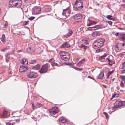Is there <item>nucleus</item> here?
<instances>
[{"instance_id":"20","label":"nucleus","mask_w":125,"mask_h":125,"mask_svg":"<svg viewBox=\"0 0 125 125\" xmlns=\"http://www.w3.org/2000/svg\"><path fill=\"white\" fill-rule=\"evenodd\" d=\"M100 34L98 33V32L96 31H94L92 34V36L93 37H95L97 36H99L100 35Z\"/></svg>"},{"instance_id":"22","label":"nucleus","mask_w":125,"mask_h":125,"mask_svg":"<svg viewBox=\"0 0 125 125\" xmlns=\"http://www.w3.org/2000/svg\"><path fill=\"white\" fill-rule=\"evenodd\" d=\"M1 41L4 43H5L6 42L5 36L4 34H3L2 35L1 38Z\"/></svg>"},{"instance_id":"63","label":"nucleus","mask_w":125,"mask_h":125,"mask_svg":"<svg viewBox=\"0 0 125 125\" xmlns=\"http://www.w3.org/2000/svg\"><path fill=\"white\" fill-rule=\"evenodd\" d=\"M118 34H119V33L118 32H116V33H115V36H118Z\"/></svg>"},{"instance_id":"26","label":"nucleus","mask_w":125,"mask_h":125,"mask_svg":"<svg viewBox=\"0 0 125 125\" xmlns=\"http://www.w3.org/2000/svg\"><path fill=\"white\" fill-rule=\"evenodd\" d=\"M40 68V66L39 65H37L33 67V68L35 70H38Z\"/></svg>"},{"instance_id":"40","label":"nucleus","mask_w":125,"mask_h":125,"mask_svg":"<svg viewBox=\"0 0 125 125\" xmlns=\"http://www.w3.org/2000/svg\"><path fill=\"white\" fill-rule=\"evenodd\" d=\"M15 123L14 122H13L12 123H11L10 122H7L6 123V125H13L14 124H15Z\"/></svg>"},{"instance_id":"59","label":"nucleus","mask_w":125,"mask_h":125,"mask_svg":"<svg viewBox=\"0 0 125 125\" xmlns=\"http://www.w3.org/2000/svg\"><path fill=\"white\" fill-rule=\"evenodd\" d=\"M8 25L7 23L6 22L5 24H4V27L5 28H6L7 26Z\"/></svg>"},{"instance_id":"12","label":"nucleus","mask_w":125,"mask_h":125,"mask_svg":"<svg viewBox=\"0 0 125 125\" xmlns=\"http://www.w3.org/2000/svg\"><path fill=\"white\" fill-rule=\"evenodd\" d=\"M72 18L73 19L77 20L81 19L82 18V16L80 14H78L73 16Z\"/></svg>"},{"instance_id":"6","label":"nucleus","mask_w":125,"mask_h":125,"mask_svg":"<svg viewBox=\"0 0 125 125\" xmlns=\"http://www.w3.org/2000/svg\"><path fill=\"white\" fill-rule=\"evenodd\" d=\"M58 112V108L56 107H53L49 110V112L51 114L55 115Z\"/></svg>"},{"instance_id":"56","label":"nucleus","mask_w":125,"mask_h":125,"mask_svg":"<svg viewBox=\"0 0 125 125\" xmlns=\"http://www.w3.org/2000/svg\"><path fill=\"white\" fill-rule=\"evenodd\" d=\"M65 125H70V124L69 122L67 121L65 123Z\"/></svg>"},{"instance_id":"10","label":"nucleus","mask_w":125,"mask_h":125,"mask_svg":"<svg viewBox=\"0 0 125 125\" xmlns=\"http://www.w3.org/2000/svg\"><path fill=\"white\" fill-rule=\"evenodd\" d=\"M124 102L120 101H116L115 103L114 106L117 108H119L121 107L123 105V103H124Z\"/></svg>"},{"instance_id":"53","label":"nucleus","mask_w":125,"mask_h":125,"mask_svg":"<svg viewBox=\"0 0 125 125\" xmlns=\"http://www.w3.org/2000/svg\"><path fill=\"white\" fill-rule=\"evenodd\" d=\"M74 64L73 63H68L67 64V65H73Z\"/></svg>"},{"instance_id":"48","label":"nucleus","mask_w":125,"mask_h":125,"mask_svg":"<svg viewBox=\"0 0 125 125\" xmlns=\"http://www.w3.org/2000/svg\"><path fill=\"white\" fill-rule=\"evenodd\" d=\"M7 111L5 110L3 112V116H5L7 115Z\"/></svg>"},{"instance_id":"44","label":"nucleus","mask_w":125,"mask_h":125,"mask_svg":"<svg viewBox=\"0 0 125 125\" xmlns=\"http://www.w3.org/2000/svg\"><path fill=\"white\" fill-rule=\"evenodd\" d=\"M51 65L53 66H58V64L57 63L54 62H53L51 64Z\"/></svg>"},{"instance_id":"14","label":"nucleus","mask_w":125,"mask_h":125,"mask_svg":"<svg viewBox=\"0 0 125 125\" xmlns=\"http://www.w3.org/2000/svg\"><path fill=\"white\" fill-rule=\"evenodd\" d=\"M28 67H25L23 66H21L19 68V72H22L28 70Z\"/></svg>"},{"instance_id":"24","label":"nucleus","mask_w":125,"mask_h":125,"mask_svg":"<svg viewBox=\"0 0 125 125\" xmlns=\"http://www.w3.org/2000/svg\"><path fill=\"white\" fill-rule=\"evenodd\" d=\"M59 54H64L63 55H68L69 54L68 52L63 51H61L59 52Z\"/></svg>"},{"instance_id":"54","label":"nucleus","mask_w":125,"mask_h":125,"mask_svg":"<svg viewBox=\"0 0 125 125\" xmlns=\"http://www.w3.org/2000/svg\"><path fill=\"white\" fill-rule=\"evenodd\" d=\"M8 49V48L7 47H6L3 49H2L1 50V51L3 52H4L5 51L7 50Z\"/></svg>"},{"instance_id":"36","label":"nucleus","mask_w":125,"mask_h":125,"mask_svg":"<svg viewBox=\"0 0 125 125\" xmlns=\"http://www.w3.org/2000/svg\"><path fill=\"white\" fill-rule=\"evenodd\" d=\"M82 41L83 42L84 44L87 45L88 43V41L87 40H82Z\"/></svg>"},{"instance_id":"3","label":"nucleus","mask_w":125,"mask_h":125,"mask_svg":"<svg viewBox=\"0 0 125 125\" xmlns=\"http://www.w3.org/2000/svg\"><path fill=\"white\" fill-rule=\"evenodd\" d=\"M74 5L76 7L75 9L78 10H79L83 7V1L81 0H77L75 3Z\"/></svg>"},{"instance_id":"64","label":"nucleus","mask_w":125,"mask_h":125,"mask_svg":"<svg viewBox=\"0 0 125 125\" xmlns=\"http://www.w3.org/2000/svg\"><path fill=\"white\" fill-rule=\"evenodd\" d=\"M32 108H33V110L34 109H35L36 108V106H35L34 105V106H32Z\"/></svg>"},{"instance_id":"46","label":"nucleus","mask_w":125,"mask_h":125,"mask_svg":"<svg viewBox=\"0 0 125 125\" xmlns=\"http://www.w3.org/2000/svg\"><path fill=\"white\" fill-rule=\"evenodd\" d=\"M35 18V17L33 16L31 17L28 18V19L31 21L33 20Z\"/></svg>"},{"instance_id":"8","label":"nucleus","mask_w":125,"mask_h":125,"mask_svg":"<svg viewBox=\"0 0 125 125\" xmlns=\"http://www.w3.org/2000/svg\"><path fill=\"white\" fill-rule=\"evenodd\" d=\"M41 9L40 8L34 7L33 10V14L34 15L39 14L41 13Z\"/></svg>"},{"instance_id":"49","label":"nucleus","mask_w":125,"mask_h":125,"mask_svg":"<svg viewBox=\"0 0 125 125\" xmlns=\"http://www.w3.org/2000/svg\"><path fill=\"white\" fill-rule=\"evenodd\" d=\"M106 22L108 23L110 25H111L112 24V21H107Z\"/></svg>"},{"instance_id":"41","label":"nucleus","mask_w":125,"mask_h":125,"mask_svg":"<svg viewBox=\"0 0 125 125\" xmlns=\"http://www.w3.org/2000/svg\"><path fill=\"white\" fill-rule=\"evenodd\" d=\"M103 114L105 115L106 119H108V118L109 116H108V115L107 113L105 112H103Z\"/></svg>"},{"instance_id":"30","label":"nucleus","mask_w":125,"mask_h":125,"mask_svg":"<svg viewBox=\"0 0 125 125\" xmlns=\"http://www.w3.org/2000/svg\"><path fill=\"white\" fill-rule=\"evenodd\" d=\"M81 75L83 77H84L87 76V74L86 72H82Z\"/></svg>"},{"instance_id":"45","label":"nucleus","mask_w":125,"mask_h":125,"mask_svg":"<svg viewBox=\"0 0 125 125\" xmlns=\"http://www.w3.org/2000/svg\"><path fill=\"white\" fill-rule=\"evenodd\" d=\"M120 86L122 87H123L124 86V83L122 81H121L120 82Z\"/></svg>"},{"instance_id":"34","label":"nucleus","mask_w":125,"mask_h":125,"mask_svg":"<svg viewBox=\"0 0 125 125\" xmlns=\"http://www.w3.org/2000/svg\"><path fill=\"white\" fill-rule=\"evenodd\" d=\"M107 55H103L100 57L99 58V60H102L103 59H104L105 57Z\"/></svg>"},{"instance_id":"62","label":"nucleus","mask_w":125,"mask_h":125,"mask_svg":"<svg viewBox=\"0 0 125 125\" xmlns=\"http://www.w3.org/2000/svg\"><path fill=\"white\" fill-rule=\"evenodd\" d=\"M111 20H113V21H115L116 20V19L115 18H113L112 17Z\"/></svg>"},{"instance_id":"47","label":"nucleus","mask_w":125,"mask_h":125,"mask_svg":"<svg viewBox=\"0 0 125 125\" xmlns=\"http://www.w3.org/2000/svg\"><path fill=\"white\" fill-rule=\"evenodd\" d=\"M74 69L77 70L81 71L83 69L82 68H78L75 67Z\"/></svg>"},{"instance_id":"17","label":"nucleus","mask_w":125,"mask_h":125,"mask_svg":"<svg viewBox=\"0 0 125 125\" xmlns=\"http://www.w3.org/2000/svg\"><path fill=\"white\" fill-rule=\"evenodd\" d=\"M119 36H120L119 38L121 39H122L123 41L125 40V34L121 33L120 34Z\"/></svg>"},{"instance_id":"52","label":"nucleus","mask_w":125,"mask_h":125,"mask_svg":"<svg viewBox=\"0 0 125 125\" xmlns=\"http://www.w3.org/2000/svg\"><path fill=\"white\" fill-rule=\"evenodd\" d=\"M124 68H125V62L122 63V69H123Z\"/></svg>"},{"instance_id":"33","label":"nucleus","mask_w":125,"mask_h":125,"mask_svg":"<svg viewBox=\"0 0 125 125\" xmlns=\"http://www.w3.org/2000/svg\"><path fill=\"white\" fill-rule=\"evenodd\" d=\"M83 24L82 21H78L77 25L81 26Z\"/></svg>"},{"instance_id":"43","label":"nucleus","mask_w":125,"mask_h":125,"mask_svg":"<svg viewBox=\"0 0 125 125\" xmlns=\"http://www.w3.org/2000/svg\"><path fill=\"white\" fill-rule=\"evenodd\" d=\"M36 62V61L35 60H33L31 61L30 62V64H32L35 63Z\"/></svg>"},{"instance_id":"55","label":"nucleus","mask_w":125,"mask_h":125,"mask_svg":"<svg viewBox=\"0 0 125 125\" xmlns=\"http://www.w3.org/2000/svg\"><path fill=\"white\" fill-rule=\"evenodd\" d=\"M125 44V41H124V43H120V45H122V46H124Z\"/></svg>"},{"instance_id":"19","label":"nucleus","mask_w":125,"mask_h":125,"mask_svg":"<svg viewBox=\"0 0 125 125\" xmlns=\"http://www.w3.org/2000/svg\"><path fill=\"white\" fill-rule=\"evenodd\" d=\"M88 21H89V23L87 25L88 26H90L92 25L95 24L97 23L96 22L94 21H92L89 19L88 20Z\"/></svg>"},{"instance_id":"1","label":"nucleus","mask_w":125,"mask_h":125,"mask_svg":"<svg viewBox=\"0 0 125 125\" xmlns=\"http://www.w3.org/2000/svg\"><path fill=\"white\" fill-rule=\"evenodd\" d=\"M22 2L20 0H10L9 5L12 7L16 6L19 7L22 4Z\"/></svg>"},{"instance_id":"29","label":"nucleus","mask_w":125,"mask_h":125,"mask_svg":"<svg viewBox=\"0 0 125 125\" xmlns=\"http://www.w3.org/2000/svg\"><path fill=\"white\" fill-rule=\"evenodd\" d=\"M120 78L122 80V81H123L125 83V77L124 76L121 75L120 76Z\"/></svg>"},{"instance_id":"25","label":"nucleus","mask_w":125,"mask_h":125,"mask_svg":"<svg viewBox=\"0 0 125 125\" xmlns=\"http://www.w3.org/2000/svg\"><path fill=\"white\" fill-rule=\"evenodd\" d=\"M107 59L108 60L109 64L110 65L112 66L113 64H114L115 63L114 61H112L108 59Z\"/></svg>"},{"instance_id":"28","label":"nucleus","mask_w":125,"mask_h":125,"mask_svg":"<svg viewBox=\"0 0 125 125\" xmlns=\"http://www.w3.org/2000/svg\"><path fill=\"white\" fill-rule=\"evenodd\" d=\"M119 94L116 92H115L112 96V98H114L115 97H118Z\"/></svg>"},{"instance_id":"21","label":"nucleus","mask_w":125,"mask_h":125,"mask_svg":"<svg viewBox=\"0 0 125 125\" xmlns=\"http://www.w3.org/2000/svg\"><path fill=\"white\" fill-rule=\"evenodd\" d=\"M104 75V74L103 73H102L101 72L100 73V74L97 77L99 79H102L103 78V76Z\"/></svg>"},{"instance_id":"16","label":"nucleus","mask_w":125,"mask_h":125,"mask_svg":"<svg viewBox=\"0 0 125 125\" xmlns=\"http://www.w3.org/2000/svg\"><path fill=\"white\" fill-rule=\"evenodd\" d=\"M21 63L22 64H24L25 65H27L28 64V61L27 59H22L21 60Z\"/></svg>"},{"instance_id":"39","label":"nucleus","mask_w":125,"mask_h":125,"mask_svg":"<svg viewBox=\"0 0 125 125\" xmlns=\"http://www.w3.org/2000/svg\"><path fill=\"white\" fill-rule=\"evenodd\" d=\"M10 58L9 55H6V62H7Z\"/></svg>"},{"instance_id":"38","label":"nucleus","mask_w":125,"mask_h":125,"mask_svg":"<svg viewBox=\"0 0 125 125\" xmlns=\"http://www.w3.org/2000/svg\"><path fill=\"white\" fill-rule=\"evenodd\" d=\"M55 61V60L53 58H51L50 59V60L48 61V62L52 63L53 62H54Z\"/></svg>"},{"instance_id":"11","label":"nucleus","mask_w":125,"mask_h":125,"mask_svg":"<svg viewBox=\"0 0 125 125\" xmlns=\"http://www.w3.org/2000/svg\"><path fill=\"white\" fill-rule=\"evenodd\" d=\"M61 59L65 61L68 60L70 58V55H61Z\"/></svg>"},{"instance_id":"23","label":"nucleus","mask_w":125,"mask_h":125,"mask_svg":"<svg viewBox=\"0 0 125 125\" xmlns=\"http://www.w3.org/2000/svg\"><path fill=\"white\" fill-rule=\"evenodd\" d=\"M51 10V8H46L44 10V11L45 12H50Z\"/></svg>"},{"instance_id":"32","label":"nucleus","mask_w":125,"mask_h":125,"mask_svg":"<svg viewBox=\"0 0 125 125\" xmlns=\"http://www.w3.org/2000/svg\"><path fill=\"white\" fill-rule=\"evenodd\" d=\"M85 61V59H83L81 61H80L79 62L78 64H82Z\"/></svg>"},{"instance_id":"37","label":"nucleus","mask_w":125,"mask_h":125,"mask_svg":"<svg viewBox=\"0 0 125 125\" xmlns=\"http://www.w3.org/2000/svg\"><path fill=\"white\" fill-rule=\"evenodd\" d=\"M28 22L29 21H24L23 22V25L25 26L27 25L28 24Z\"/></svg>"},{"instance_id":"13","label":"nucleus","mask_w":125,"mask_h":125,"mask_svg":"<svg viewBox=\"0 0 125 125\" xmlns=\"http://www.w3.org/2000/svg\"><path fill=\"white\" fill-rule=\"evenodd\" d=\"M70 47V46L69 44L66 42H65L63 44L61 45L60 46L61 48H68Z\"/></svg>"},{"instance_id":"58","label":"nucleus","mask_w":125,"mask_h":125,"mask_svg":"<svg viewBox=\"0 0 125 125\" xmlns=\"http://www.w3.org/2000/svg\"><path fill=\"white\" fill-rule=\"evenodd\" d=\"M121 74L125 73V70H122L121 72Z\"/></svg>"},{"instance_id":"61","label":"nucleus","mask_w":125,"mask_h":125,"mask_svg":"<svg viewBox=\"0 0 125 125\" xmlns=\"http://www.w3.org/2000/svg\"><path fill=\"white\" fill-rule=\"evenodd\" d=\"M23 51L22 50H18L17 51V52H22Z\"/></svg>"},{"instance_id":"35","label":"nucleus","mask_w":125,"mask_h":125,"mask_svg":"<svg viewBox=\"0 0 125 125\" xmlns=\"http://www.w3.org/2000/svg\"><path fill=\"white\" fill-rule=\"evenodd\" d=\"M106 17L108 19L111 20L112 19V16L111 15H108L106 16Z\"/></svg>"},{"instance_id":"4","label":"nucleus","mask_w":125,"mask_h":125,"mask_svg":"<svg viewBox=\"0 0 125 125\" xmlns=\"http://www.w3.org/2000/svg\"><path fill=\"white\" fill-rule=\"evenodd\" d=\"M48 70V64L43 65L39 70L40 72L41 73H43L47 72Z\"/></svg>"},{"instance_id":"31","label":"nucleus","mask_w":125,"mask_h":125,"mask_svg":"<svg viewBox=\"0 0 125 125\" xmlns=\"http://www.w3.org/2000/svg\"><path fill=\"white\" fill-rule=\"evenodd\" d=\"M36 105L38 106V107L40 108L41 107H42L43 106V105L41 104V103H39L37 102L36 104Z\"/></svg>"},{"instance_id":"5","label":"nucleus","mask_w":125,"mask_h":125,"mask_svg":"<svg viewBox=\"0 0 125 125\" xmlns=\"http://www.w3.org/2000/svg\"><path fill=\"white\" fill-rule=\"evenodd\" d=\"M27 76L29 78H33L36 77L37 76V74L36 73L31 72L28 73Z\"/></svg>"},{"instance_id":"60","label":"nucleus","mask_w":125,"mask_h":125,"mask_svg":"<svg viewBox=\"0 0 125 125\" xmlns=\"http://www.w3.org/2000/svg\"><path fill=\"white\" fill-rule=\"evenodd\" d=\"M78 23V21H75V22H74L73 23V24L74 25H75V24H77V25Z\"/></svg>"},{"instance_id":"15","label":"nucleus","mask_w":125,"mask_h":125,"mask_svg":"<svg viewBox=\"0 0 125 125\" xmlns=\"http://www.w3.org/2000/svg\"><path fill=\"white\" fill-rule=\"evenodd\" d=\"M59 120L60 123H65L67 121V119L63 117H60L59 119Z\"/></svg>"},{"instance_id":"18","label":"nucleus","mask_w":125,"mask_h":125,"mask_svg":"<svg viewBox=\"0 0 125 125\" xmlns=\"http://www.w3.org/2000/svg\"><path fill=\"white\" fill-rule=\"evenodd\" d=\"M73 32L72 30H70L69 32L67 34L63 36V37L66 38H68L69 36H71L73 33Z\"/></svg>"},{"instance_id":"7","label":"nucleus","mask_w":125,"mask_h":125,"mask_svg":"<svg viewBox=\"0 0 125 125\" xmlns=\"http://www.w3.org/2000/svg\"><path fill=\"white\" fill-rule=\"evenodd\" d=\"M20 113L18 111L14 112L12 113L13 117H15L16 118L15 119L14 121H16V122H18L19 121V119H18L20 116Z\"/></svg>"},{"instance_id":"57","label":"nucleus","mask_w":125,"mask_h":125,"mask_svg":"<svg viewBox=\"0 0 125 125\" xmlns=\"http://www.w3.org/2000/svg\"><path fill=\"white\" fill-rule=\"evenodd\" d=\"M119 45V44L117 43V45L115 46V47L119 49V47H118V46Z\"/></svg>"},{"instance_id":"2","label":"nucleus","mask_w":125,"mask_h":125,"mask_svg":"<svg viewBox=\"0 0 125 125\" xmlns=\"http://www.w3.org/2000/svg\"><path fill=\"white\" fill-rule=\"evenodd\" d=\"M105 41V39L103 38L96 40L94 42V46L97 48L100 47L103 45Z\"/></svg>"},{"instance_id":"42","label":"nucleus","mask_w":125,"mask_h":125,"mask_svg":"<svg viewBox=\"0 0 125 125\" xmlns=\"http://www.w3.org/2000/svg\"><path fill=\"white\" fill-rule=\"evenodd\" d=\"M98 26L96 25V26H94L93 27H89L88 28V30H92V29H91V28H98Z\"/></svg>"},{"instance_id":"50","label":"nucleus","mask_w":125,"mask_h":125,"mask_svg":"<svg viewBox=\"0 0 125 125\" xmlns=\"http://www.w3.org/2000/svg\"><path fill=\"white\" fill-rule=\"evenodd\" d=\"M114 71V70H112V71L109 72L108 73V75H110Z\"/></svg>"},{"instance_id":"9","label":"nucleus","mask_w":125,"mask_h":125,"mask_svg":"<svg viewBox=\"0 0 125 125\" xmlns=\"http://www.w3.org/2000/svg\"><path fill=\"white\" fill-rule=\"evenodd\" d=\"M70 12V9L68 8L63 10L62 15H63L65 16L66 17H67L69 15Z\"/></svg>"},{"instance_id":"27","label":"nucleus","mask_w":125,"mask_h":125,"mask_svg":"<svg viewBox=\"0 0 125 125\" xmlns=\"http://www.w3.org/2000/svg\"><path fill=\"white\" fill-rule=\"evenodd\" d=\"M80 48H83L84 50H85L87 48V46L84 45L83 44H82L80 46Z\"/></svg>"},{"instance_id":"51","label":"nucleus","mask_w":125,"mask_h":125,"mask_svg":"<svg viewBox=\"0 0 125 125\" xmlns=\"http://www.w3.org/2000/svg\"><path fill=\"white\" fill-rule=\"evenodd\" d=\"M102 51V50L101 49H99L96 50V52H97L98 53L100 52H101Z\"/></svg>"}]
</instances>
